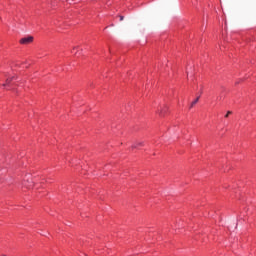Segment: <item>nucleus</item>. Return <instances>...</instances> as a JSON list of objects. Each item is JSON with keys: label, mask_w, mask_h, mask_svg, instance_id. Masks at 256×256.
I'll use <instances>...</instances> for the list:
<instances>
[{"label": "nucleus", "mask_w": 256, "mask_h": 256, "mask_svg": "<svg viewBox=\"0 0 256 256\" xmlns=\"http://www.w3.org/2000/svg\"><path fill=\"white\" fill-rule=\"evenodd\" d=\"M21 45H29V43H33V36H28L25 38H22L20 40Z\"/></svg>", "instance_id": "1"}, {"label": "nucleus", "mask_w": 256, "mask_h": 256, "mask_svg": "<svg viewBox=\"0 0 256 256\" xmlns=\"http://www.w3.org/2000/svg\"><path fill=\"white\" fill-rule=\"evenodd\" d=\"M145 145V142L139 141L132 145V149H137L138 147H143Z\"/></svg>", "instance_id": "2"}, {"label": "nucleus", "mask_w": 256, "mask_h": 256, "mask_svg": "<svg viewBox=\"0 0 256 256\" xmlns=\"http://www.w3.org/2000/svg\"><path fill=\"white\" fill-rule=\"evenodd\" d=\"M15 79V77H10L6 79V83L3 84V87H7V85H11V82Z\"/></svg>", "instance_id": "3"}, {"label": "nucleus", "mask_w": 256, "mask_h": 256, "mask_svg": "<svg viewBox=\"0 0 256 256\" xmlns=\"http://www.w3.org/2000/svg\"><path fill=\"white\" fill-rule=\"evenodd\" d=\"M197 103H199V96L191 103L190 109H192V107H195V105H197Z\"/></svg>", "instance_id": "4"}, {"label": "nucleus", "mask_w": 256, "mask_h": 256, "mask_svg": "<svg viewBox=\"0 0 256 256\" xmlns=\"http://www.w3.org/2000/svg\"><path fill=\"white\" fill-rule=\"evenodd\" d=\"M24 187H26L27 189H31V187H33V182H24Z\"/></svg>", "instance_id": "5"}, {"label": "nucleus", "mask_w": 256, "mask_h": 256, "mask_svg": "<svg viewBox=\"0 0 256 256\" xmlns=\"http://www.w3.org/2000/svg\"><path fill=\"white\" fill-rule=\"evenodd\" d=\"M232 113H233V112L228 111L227 114L225 115V117H226V118L229 117Z\"/></svg>", "instance_id": "6"}, {"label": "nucleus", "mask_w": 256, "mask_h": 256, "mask_svg": "<svg viewBox=\"0 0 256 256\" xmlns=\"http://www.w3.org/2000/svg\"><path fill=\"white\" fill-rule=\"evenodd\" d=\"M123 19H124L123 16H120V21H123Z\"/></svg>", "instance_id": "7"}, {"label": "nucleus", "mask_w": 256, "mask_h": 256, "mask_svg": "<svg viewBox=\"0 0 256 256\" xmlns=\"http://www.w3.org/2000/svg\"><path fill=\"white\" fill-rule=\"evenodd\" d=\"M72 0H68V3H71Z\"/></svg>", "instance_id": "8"}]
</instances>
